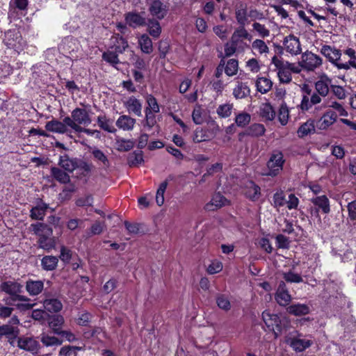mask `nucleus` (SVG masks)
Listing matches in <instances>:
<instances>
[{"mask_svg":"<svg viewBox=\"0 0 356 356\" xmlns=\"http://www.w3.org/2000/svg\"><path fill=\"white\" fill-rule=\"evenodd\" d=\"M159 20L156 18H151L145 24L147 31L154 38H159L161 33L162 29Z\"/></svg>","mask_w":356,"mask_h":356,"instance_id":"26","label":"nucleus"},{"mask_svg":"<svg viewBox=\"0 0 356 356\" xmlns=\"http://www.w3.org/2000/svg\"><path fill=\"white\" fill-rule=\"evenodd\" d=\"M43 305L46 310L51 313L60 312L63 308V304L58 298H47L43 301Z\"/></svg>","mask_w":356,"mask_h":356,"instance_id":"30","label":"nucleus"},{"mask_svg":"<svg viewBox=\"0 0 356 356\" xmlns=\"http://www.w3.org/2000/svg\"><path fill=\"white\" fill-rule=\"evenodd\" d=\"M225 73L227 76H233L238 73V62L236 59H229L224 65Z\"/></svg>","mask_w":356,"mask_h":356,"instance_id":"46","label":"nucleus"},{"mask_svg":"<svg viewBox=\"0 0 356 356\" xmlns=\"http://www.w3.org/2000/svg\"><path fill=\"white\" fill-rule=\"evenodd\" d=\"M230 203L220 192L215 193L211 200L204 205V209L208 211H216L222 207L229 205Z\"/></svg>","mask_w":356,"mask_h":356,"instance_id":"16","label":"nucleus"},{"mask_svg":"<svg viewBox=\"0 0 356 356\" xmlns=\"http://www.w3.org/2000/svg\"><path fill=\"white\" fill-rule=\"evenodd\" d=\"M344 54L347 55L350 59L348 62L341 63L339 65V70H349L350 67L356 69V54L353 48H348L344 51Z\"/></svg>","mask_w":356,"mask_h":356,"instance_id":"29","label":"nucleus"},{"mask_svg":"<svg viewBox=\"0 0 356 356\" xmlns=\"http://www.w3.org/2000/svg\"><path fill=\"white\" fill-rule=\"evenodd\" d=\"M138 44L140 45L141 51L145 53L149 54L153 51L152 41L147 34H143L139 40Z\"/></svg>","mask_w":356,"mask_h":356,"instance_id":"44","label":"nucleus"},{"mask_svg":"<svg viewBox=\"0 0 356 356\" xmlns=\"http://www.w3.org/2000/svg\"><path fill=\"white\" fill-rule=\"evenodd\" d=\"M192 119L195 124H202L204 122V111L202 106L196 104L192 112Z\"/></svg>","mask_w":356,"mask_h":356,"instance_id":"48","label":"nucleus"},{"mask_svg":"<svg viewBox=\"0 0 356 356\" xmlns=\"http://www.w3.org/2000/svg\"><path fill=\"white\" fill-rule=\"evenodd\" d=\"M111 47L118 53H122L128 47L127 41L119 34H115L111 38Z\"/></svg>","mask_w":356,"mask_h":356,"instance_id":"27","label":"nucleus"},{"mask_svg":"<svg viewBox=\"0 0 356 356\" xmlns=\"http://www.w3.org/2000/svg\"><path fill=\"white\" fill-rule=\"evenodd\" d=\"M282 275L284 280L286 282L300 283L303 281L300 275L296 273L293 272L292 270H289L287 272H283Z\"/></svg>","mask_w":356,"mask_h":356,"instance_id":"56","label":"nucleus"},{"mask_svg":"<svg viewBox=\"0 0 356 356\" xmlns=\"http://www.w3.org/2000/svg\"><path fill=\"white\" fill-rule=\"evenodd\" d=\"M144 162L143 155L141 151L134 152L128 157V163L130 166H136Z\"/></svg>","mask_w":356,"mask_h":356,"instance_id":"57","label":"nucleus"},{"mask_svg":"<svg viewBox=\"0 0 356 356\" xmlns=\"http://www.w3.org/2000/svg\"><path fill=\"white\" fill-rule=\"evenodd\" d=\"M272 63L275 66L277 72L279 81L282 83H289L292 81V76L289 68L284 63V60L280 59L276 56L272 58Z\"/></svg>","mask_w":356,"mask_h":356,"instance_id":"13","label":"nucleus"},{"mask_svg":"<svg viewBox=\"0 0 356 356\" xmlns=\"http://www.w3.org/2000/svg\"><path fill=\"white\" fill-rule=\"evenodd\" d=\"M216 300L220 309L224 311H229L231 309V302L227 295L218 293L216 297Z\"/></svg>","mask_w":356,"mask_h":356,"instance_id":"49","label":"nucleus"},{"mask_svg":"<svg viewBox=\"0 0 356 356\" xmlns=\"http://www.w3.org/2000/svg\"><path fill=\"white\" fill-rule=\"evenodd\" d=\"M44 288V282L41 280H29L26 283V290L30 296H37L40 294Z\"/></svg>","mask_w":356,"mask_h":356,"instance_id":"28","label":"nucleus"},{"mask_svg":"<svg viewBox=\"0 0 356 356\" xmlns=\"http://www.w3.org/2000/svg\"><path fill=\"white\" fill-rule=\"evenodd\" d=\"M266 128L261 124H253L247 130V134L253 137L261 136L265 134Z\"/></svg>","mask_w":356,"mask_h":356,"instance_id":"52","label":"nucleus"},{"mask_svg":"<svg viewBox=\"0 0 356 356\" xmlns=\"http://www.w3.org/2000/svg\"><path fill=\"white\" fill-rule=\"evenodd\" d=\"M273 82L266 77H258L255 81L257 90L261 94H266L273 87Z\"/></svg>","mask_w":356,"mask_h":356,"instance_id":"31","label":"nucleus"},{"mask_svg":"<svg viewBox=\"0 0 356 356\" xmlns=\"http://www.w3.org/2000/svg\"><path fill=\"white\" fill-rule=\"evenodd\" d=\"M330 91L338 99H344L346 97V90L341 86L332 84Z\"/></svg>","mask_w":356,"mask_h":356,"instance_id":"60","label":"nucleus"},{"mask_svg":"<svg viewBox=\"0 0 356 356\" xmlns=\"http://www.w3.org/2000/svg\"><path fill=\"white\" fill-rule=\"evenodd\" d=\"M145 119L144 126L149 130L152 129L157 123L155 112H152L151 109H145Z\"/></svg>","mask_w":356,"mask_h":356,"instance_id":"54","label":"nucleus"},{"mask_svg":"<svg viewBox=\"0 0 356 356\" xmlns=\"http://www.w3.org/2000/svg\"><path fill=\"white\" fill-rule=\"evenodd\" d=\"M262 318L269 330L273 332L275 338H277L281 330L280 317L277 314H270L266 310L262 313Z\"/></svg>","mask_w":356,"mask_h":356,"instance_id":"12","label":"nucleus"},{"mask_svg":"<svg viewBox=\"0 0 356 356\" xmlns=\"http://www.w3.org/2000/svg\"><path fill=\"white\" fill-rule=\"evenodd\" d=\"M68 125L65 122V118L63 122L57 120L49 121L45 124V129L48 131L57 134H65L67 131Z\"/></svg>","mask_w":356,"mask_h":356,"instance_id":"24","label":"nucleus"},{"mask_svg":"<svg viewBox=\"0 0 356 356\" xmlns=\"http://www.w3.org/2000/svg\"><path fill=\"white\" fill-rule=\"evenodd\" d=\"M83 165L82 168L87 171L90 170L88 164L81 162L76 159L70 158L68 155L64 154L60 156L58 161V165L67 172H72L75 169Z\"/></svg>","mask_w":356,"mask_h":356,"instance_id":"10","label":"nucleus"},{"mask_svg":"<svg viewBox=\"0 0 356 356\" xmlns=\"http://www.w3.org/2000/svg\"><path fill=\"white\" fill-rule=\"evenodd\" d=\"M136 120L128 115H122L116 120V126L123 131H131L134 129Z\"/></svg>","mask_w":356,"mask_h":356,"instance_id":"25","label":"nucleus"},{"mask_svg":"<svg viewBox=\"0 0 356 356\" xmlns=\"http://www.w3.org/2000/svg\"><path fill=\"white\" fill-rule=\"evenodd\" d=\"M233 108V104L225 103L218 106L216 109V113L220 118H227L232 115Z\"/></svg>","mask_w":356,"mask_h":356,"instance_id":"50","label":"nucleus"},{"mask_svg":"<svg viewBox=\"0 0 356 356\" xmlns=\"http://www.w3.org/2000/svg\"><path fill=\"white\" fill-rule=\"evenodd\" d=\"M64 322V318L61 315H54L49 321V326L54 334H58L62 330Z\"/></svg>","mask_w":356,"mask_h":356,"instance_id":"40","label":"nucleus"},{"mask_svg":"<svg viewBox=\"0 0 356 356\" xmlns=\"http://www.w3.org/2000/svg\"><path fill=\"white\" fill-rule=\"evenodd\" d=\"M148 11L153 18L163 19L168 14L169 6L161 0H151L148 3Z\"/></svg>","mask_w":356,"mask_h":356,"instance_id":"9","label":"nucleus"},{"mask_svg":"<svg viewBox=\"0 0 356 356\" xmlns=\"http://www.w3.org/2000/svg\"><path fill=\"white\" fill-rule=\"evenodd\" d=\"M99 127L108 133H115L116 129L113 124V120L107 119L104 115H99L97 119Z\"/></svg>","mask_w":356,"mask_h":356,"instance_id":"43","label":"nucleus"},{"mask_svg":"<svg viewBox=\"0 0 356 356\" xmlns=\"http://www.w3.org/2000/svg\"><path fill=\"white\" fill-rule=\"evenodd\" d=\"M60 49L72 60H77L82 56V48L79 42L73 37L65 38L61 44Z\"/></svg>","mask_w":356,"mask_h":356,"instance_id":"2","label":"nucleus"},{"mask_svg":"<svg viewBox=\"0 0 356 356\" xmlns=\"http://www.w3.org/2000/svg\"><path fill=\"white\" fill-rule=\"evenodd\" d=\"M126 24L132 28H137L145 26L146 19L140 13L136 12H129L125 14Z\"/></svg>","mask_w":356,"mask_h":356,"instance_id":"23","label":"nucleus"},{"mask_svg":"<svg viewBox=\"0 0 356 356\" xmlns=\"http://www.w3.org/2000/svg\"><path fill=\"white\" fill-rule=\"evenodd\" d=\"M284 162L282 152L279 150L273 151L267 162V167L269 170L268 175L270 176L277 175L282 170Z\"/></svg>","mask_w":356,"mask_h":356,"instance_id":"8","label":"nucleus"},{"mask_svg":"<svg viewBox=\"0 0 356 356\" xmlns=\"http://www.w3.org/2000/svg\"><path fill=\"white\" fill-rule=\"evenodd\" d=\"M324 107L334 111L339 116L347 117L348 115V113L343 104L332 99L325 102Z\"/></svg>","mask_w":356,"mask_h":356,"instance_id":"35","label":"nucleus"},{"mask_svg":"<svg viewBox=\"0 0 356 356\" xmlns=\"http://www.w3.org/2000/svg\"><path fill=\"white\" fill-rule=\"evenodd\" d=\"M320 51L334 67L339 70L341 57V50L330 45L323 44Z\"/></svg>","mask_w":356,"mask_h":356,"instance_id":"11","label":"nucleus"},{"mask_svg":"<svg viewBox=\"0 0 356 356\" xmlns=\"http://www.w3.org/2000/svg\"><path fill=\"white\" fill-rule=\"evenodd\" d=\"M315 126L314 122L312 120L302 123L297 131V134L299 138H304L311 134L314 133Z\"/></svg>","mask_w":356,"mask_h":356,"instance_id":"37","label":"nucleus"},{"mask_svg":"<svg viewBox=\"0 0 356 356\" xmlns=\"http://www.w3.org/2000/svg\"><path fill=\"white\" fill-rule=\"evenodd\" d=\"M51 175L54 179L61 184H67L70 181L67 172H65L57 167H52L51 168Z\"/></svg>","mask_w":356,"mask_h":356,"instance_id":"41","label":"nucleus"},{"mask_svg":"<svg viewBox=\"0 0 356 356\" xmlns=\"http://www.w3.org/2000/svg\"><path fill=\"white\" fill-rule=\"evenodd\" d=\"M323 64V59L312 51H307L302 54L299 65L307 72H314Z\"/></svg>","mask_w":356,"mask_h":356,"instance_id":"6","label":"nucleus"},{"mask_svg":"<svg viewBox=\"0 0 356 356\" xmlns=\"http://www.w3.org/2000/svg\"><path fill=\"white\" fill-rule=\"evenodd\" d=\"M332 79L326 74L320 75L314 83L315 91L312 92L309 88L305 89L306 95H303L300 105L302 111H307L314 106L322 102V99L326 97L330 91Z\"/></svg>","mask_w":356,"mask_h":356,"instance_id":"1","label":"nucleus"},{"mask_svg":"<svg viewBox=\"0 0 356 356\" xmlns=\"http://www.w3.org/2000/svg\"><path fill=\"white\" fill-rule=\"evenodd\" d=\"M252 39V35L248 33L245 28L239 26L234 30L230 41L234 45L236 46L239 50L243 51L249 47L245 40L250 42Z\"/></svg>","mask_w":356,"mask_h":356,"instance_id":"7","label":"nucleus"},{"mask_svg":"<svg viewBox=\"0 0 356 356\" xmlns=\"http://www.w3.org/2000/svg\"><path fill=\"white\" fill-rule=\"evenodd\" d=\"M285 342L296 353L303 352L313 344L312 340L303 337L302 334L297 332L287 336Z\"/></svg>","mask_w":356,"mask_h":356,"instance_id":"4","label":"nucleus"},{"mask_svg":"<svg viewBox=\"0 0 356 356\" xmlns=\"http://www.w3.org/2000/svg\"><path fill=\"white\" fill-rule=\"evenodd\" d=\"M91 153L97 161L101 162L104 166H108V160L102 150L97 149V147H94L92 149Z\"/></svg>","mask_w":356,"mask_h":356,"instance_id":"59","label":"nucleus"},{"mask_svg":"<svg viewBox=\"0 0 356 356\" xmlns=\"http://www.w3.org/2000/svg\"><path fill=\"white\" fill-rule=\"evenodd\" d=\"M48 207V204L44 202H40L37 206L31 209V218L33 220H43Z\"/></svg>","mask_w":356,"mask_h":356,"instance_id":"33","label":"nucleus"},{"mask_svg":"<svg viewBox=\"0 0 356 356\" xmlns=\"http://www.w3.org/2000/svg\"><path fill=\"white\" fill-rule=\"evenodd\" d=\"M236 19L240 26L245 27L248 22L247 10L244 8L236 10Z\"/></svg>","mask_w":356,"mask_h":356,"instance_id":"64","label":"nucleus"},{"mask_svg":"<svg viewBox=\"0 0 356 356\" xmlns=\"http://www.w3.org/2000/svg\"><path fill=\"white\" fill-rule=\"evenodd\" d=\"M22 287L21 284L15 281H6L0 285L1 290L10 295L11 300L26 302L29 300V298L19 294Z\"/></svg>","mask_w":356,"mask_h":356,"instance_id":"5","label":"nucleus"},{"mask_svg":"<svg viewBox=\"0 0 356 356\" xmlns=\"http://www.w3.org/2000/svg\"><path fill=\"white\" fill-rule=\"evenodd\" d=\"M19 334L17 327L13 326L10 324L0 325V336H6L9 339H15Z\"/></svg>","mask_w":356,"mask_h":356,"instance_id":"42","label":"nucleus"},{"mask_svg":"<svg viewBox=\"0 0 356 356\" xmlns=\"http://www.w3.org/2000/svg\"><path fill=\"white\" fill-rule=\"evenodd\" d=\"M147 106L145 109H151L152 112L159 113L160 106L156 99L152 95H148L146 97Z\"/></svg>","mask_w":356,"mask_h":356,"instance_id":"62","label":"nucleus"},{"mask_svg":"<svg viewBox=\"0 0 356 356\" xmlns=\"http://www.w3.org/2000/svg\"><path fill=\"white\" fill-rule=\"evenodd\" d=\"M4 43L8 48L17 50L23 46L24 42L19 32L9 31L5 35Z\"/></svg>","mask_w":356,"mask_h":356,"instance_id":"19","label":"nucleus"},{"mask_svg":"<svg viewBox=\"0 0 356 356\" xmlns=\"http://www.w3.org/2000/svg\"><path fill=\"white\" fill-rule=\"evenodd\" d=\"M123 104L129 113H134L138 117L142 116V102L136 97H129Z\"/></svg>","mask_w":356,"mask_h":356,"instance_id":"21","label":"nucleus"},{"mask_svg":"<svg viewBox=\"0 0 356 356\" xmlns=\"http://www.w3.org/2000/svg\"><path fill=\"white\" fill-rule=\"evenodd\" d=\"M288 313L294 316L306 315L309 313L310 309L308 305L305 304H293L290 305L286 309Z\"/></svg>","mask_w":356,"mask_h":356,"instance_id":"39","label":"nucleus"},{"mask_svg":"<svg viewBox=\"0 0 356 356\" xmlns=\"http://www.w3.org/2000/svg\"><path fill=\"white\" fill-rule=\"evenodd\" d=\"M260 116L266 120L272 121L275 118L276 112L270 103L262 104L259 109Z\"/></svg>","mask_w":356,"mask_h":356,"instance_id":"32","label":"nucleus"},{"mask_svg":"<svg viewBox=\"0 0 356 356\" xmlns=\"http://www.w3.org/2000/svg\"><path fill=\"white\" fill-rule=\"evenodd\" d=\"M58 263V258L56 256L47 255L41 259V266L43 270L51 271L56 268Z\"/></svg>","mask_w":356,"mask_h":356,"instance_id":"36","label":"nucleus"},{"mask_svg":"<svg viewBox=\"0 0 356 356\" xmlns=\"http://www.w3.org/2000/svg\"><path fill=\"white\" fill-rule=\"evenodd\" d=\"M250 115L247 113H241L236 116L235 122L238 127H243L250 122Z\"/></svg>","mask_w":356,"mask_h":356,"instance_id":"63","label":"nucleus"},{"mask_svg":"<svg viewBox=\"0 0 356 356\" xmlns=\"http://www.w3.org/2000/svg\"><path fill=\"white\" fill-rule=\"evenodd\" d=\"M228 83L229 82L225 81L223 78L213 79L211 81V89L218 95H222Z\"/></svg>","mask_w":356,"mask_h":356,"instance_id":"51","label":"nucleus"},{"mask_svg":"<svg viewBox=\"0 0 356 356\" xmlns=\"http://www.w3.org/2000/svg\"><path fill=\"white\" fill-rule=\"evenodd\" d=\"M74 123L78 127L88 126L92 122V119L90 118L89 111L86 108H76L71 113V117H65V122L73 129V126L72 125V122Z\"/></svg>","mask_w":356,"mask_h":356,"instance_id":"3","label":"nucleus"},{"mask_svg":"<svg viewBox=\"0 0 356 356\" xmlns=\"http://www.w3.org/2000/svg\"><path fill=\"white\" fill-rule=\"evenodd\" d=\"M17 346L24 350L36 355L40 352L41 346L34 338L29 337H22L17 340Z\"/></svg>","mask_w":356,"mask_h":356,"instance_id":"15","label":"nucleus"},{"mask_svg":"<svg viewBox=\"0 0 356 356\" xmlns=\"http://www.w3.org/2000/svg\"><path fill=\"white\" fill-rule=\"evenodd\" d=\"M275 298L280 306H286L291 302V296L290 295L284 281H281L279 283Z\"/></svg>","mask_w":356,"mask_h":356,"instance_id":"18","label":"nucleus"},{"mask_svg":"<svg viewBox=\"0 0 356 356\" xmlns=\"http://www.w3.org/2000/svg\"><path fill=\"white\" fill-rule=\"evenodd\" d=\"M337 113L332 110L327 109L317 122V126L321 130H326L333 125L337 120Z\"/></svg>","mask_w":356,"mask_h":356,"instance_id":"17","label":"nucleus"},{"mask_svg":"<svg viewBox=\"0 0 356 356\" xmlns=\"http://www.w3.org/2000/svg\"><path fill=\"white\" fill-rule=\"evenodd\" d=\"M311 202L316 207L315 213L318 214L320 210L325 214L329 213L330 211V201L325 195H318L311 199Z\"/></svg>","mask_w":356,"mask_h":356,"instance_id":"22","label":"nucleus"},{"mask_svg":"<svg viewBox=\"0 0 356 356\" xmlns=\"http://www.w3.org/2000/svg\"><path fill=\"white\" fill-rule=\"evenodd\" d=\"M117 53L118 52L116 51L114 52L111 51H106L103 53L102 58L107 63L114 66L120 63Z\"/></svg>","mask_w":356,"mask_h":356,"instance_id":"61","label":"nucleus"},{"mask_svg":"<svg viewBox=\"0 0 356 356\" xmlns=\"http://www.w3.org/2000/svg\"><path fill=\"white\" fill-rule=\"evenodd\" d=\"M283 48L286 52L291 56H297L302 51L300 40L293 35H289L284 38Z\"/></svg>","mask_w":356,"mask_h":356,"instance_id":"14","label":"nucleus"},{"mask_svg":"<svg viewBox=\"0 0 356 356\" xmlns=\"http://www.w3.org/2000/svg\"><path fill=\"white\" fill-rule=\"evenodd\" d=\"M174 179L172 175H169L165 181L160 184L156 195V202L159 206L163 205L164 203V193L167 188L168 181H172Z\"/></svg>","mask_w":356,"mask_h":356,"instance_id":"38","label":"nucleus"},{"mask_svg":"<svg viewBox=\"0 0 356 356\" xmlns=\"http://www.w3.org/2000/svg\"><path fill=\"white\" fill-rule=\"evenodd\" d=\"M245 196L252 201L259 199L260 196V188L253 182L250 181L245 191Z\"/></svg>","mask_w":356,"mask_h":356,"instance_id":"47","label":"nucleus"},{"mask_svg":"<svg viewBox=\"0 0 356 356\" xmlns=\"http://www.w3.org/2000/svg\"><path fill=\"white\" fill-rule=\"evenodd\" d=\"M235 83L232 95L236 99H241L250 96L251 90L248 82H243L236 78L235 79Z\"/></svg>","mask_w":356,"mask_h":356,"instance_id":"20","label":"nucleus"},{"mask_svg":"<svg viewBox=\"0 0 356 356\" xmlns=\"http://www.w3.org/2000/svg\"><path fill=\"white\" fill-rule=\"evenodd\" d=\"M277 118L282 126L286 125L289 122V108L284 101H282L280 106Z\"/></svg>","mask_w":356,"mask_h":356,"instance_id":"45","label":"nucleus"},{"mask_svg":"<svg viewBox=\"0 0 356 356\" xmlns=\"http://www.w3.org/2000/svg\"><path fill=\"white\" fill-rule=\"evenodd\" d=\"M40 340L45 346H60L62 344V341L54 336L48 334H41Z\"/></svg>","mask_w":356,"mask_h":356,"instance_id":"55","label":"nucleus"},{"mask_svg":"<svg viewBox=\"0 0 356 356\" xmlns=\"http://www.w3.org/2000/svg\"><path fill=\"white\" fill-rule=\"evenodd\" d=\"M252 49L259 54H266L269 48L266 42L261 39H256L252 43Z\"/></svg>","mask_w":356,"mask_h":356,"instance_id":"53","label":"nucleus"},{"mask_svg":"<svg viewBox=\"0 0 356 356\" xmlns=\"http://www.w3.org/2000/svg\"><path fill=\"white\" fill-rule=\"evenodd\" d=\"M38 243L39 248L47 252H50L51 250L54 249L56 244L54 237H49L44 234L39 237Z\"/></svg>","mask_w":356,"mask_h":356,"instance_id":"34","label":"nucleus"},{"mask_svg":"<svg viewBox=\"0 0 356 356\" xmlns=\"http://www.w3.org/2000/svg\"><path fill=\"white\" fill-rule=\"evenodd\" d=\"M252 29L261 38H265L270 35V31L264 24H261L259 22H254L252 24Z\"/></svg>","mask_w":356,"mask_h":356,"instance_id":"58","label":"nucleus"}]
</instances>
